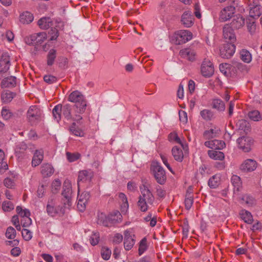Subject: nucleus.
<instances>
[{
	"mask_svg": "<svg viewBox=\"0 0 262 262\" xmlns=\"http://www.w3.org/2000/svg\"><path fill=\"white\" fill-rule=\"evenodd\" d=\"M112 254L111 250L107 247H102L101 250V255L102 258L104 260L110 259Z\"/></svg>",
	"mask_w": 262,
	"mask_h": 262,
	"instance_id": "47",
	"label": "nucleus"
},
{
	"mask_svg": "<svg viewBox=\"0 0 262 262\" xmlns=\"http://www.w3.org/2000/svg\"><path fill=\"white\" fill-rule=\"evenodd\" d=\"M201 72L202 75L206 77L211 76L214 73V67L209 59H205L201 66Z\"/></svg>",
	"mask_w": 262,
	"mask_h": 262,
	"instance_id": "11",
	"label": "nucleus"
},
{
	"mask_svg": "<svg viewBox=\"0 0 262 262\" xmlns=\"http://www.w3.org/2000/svg\"><path fill=\"white\" fill-rule=\"evenodd\" d=\"M223 33L224 38L226 41L231 43H234L236 41V38L235 33L229 25H226L224 27Z\"/></svg>",
	"mask_w": 262,
	"mask_h": 262,
	"instance_id": "16",
	"label": "nucleus"
},
{
	"mask_svg": "<svg viewBox=\"0 0 262 262\" xmlns=\"http://www.w3.org/2000/svg\"><path fill=\"white\" fill-rule=\"evenodd\" d=\"M61 183L59 179H55L52 183V191L53 193L57 192L60 188Z\"/></svg>",
	"mask_w": 262,
	"mask_h": 262,
	"instance_id": "50",
	"label": "nucleus"
},
{
	"mask_svg": "<svg viewBox=\"0 0 262 262\" xmlns=\"http://www.w3.org/2000/svg\"><path fill=\"white\" fill-rule=\"evenodd\" d=\"M240 59L246 63H249L252 60L251 53L247 49H242L239 52Z\"/></svg>",
	"mask_w": 262,
	"mask_h": 262,
	"instance_id": "24",
	"label": "nucleus"
},
{
	"mask_svg": "<svg viewBox=\"0 0 262 262\" xmlns=\"http://www.w3.org/2000/svg\"><path fill=\"white\" fill-rule=\"evenodd\" d=\"M241 203L248 207H252L256 204V200L250 194H245L242 195Z\"/></svg>",
	"mask_w": 262,
	"mask_h": 262,
	"instance_id": "25",
	"label": "nucleus"
},
{
	"mask_svg": "<svg viewBox=\"0 0 262 262\" xmlns=\"http://www.w3.org/2000/svg\"><path fill=\"white\" fill-rule=\"evenodd\" d=\"M99 234L97 232L93 233L90 238V242L91 245L95 246L99 243Z\"/></svg>",
	"mask_w": 262,
	"mask_h": 262,
	"instance_id": "55",
	"label": "nucleus"
},
{
	"mask_svg": "<svg viewBox=\"0 0 262 262\" xmlns=\"http://www.w3.org/2000/svg\"><path fill=\"white\" fill-rule=\"evenodd\" d=\"M14 95V94L10 91H5L2 94V99L4 102H9L12 100Z\"/></svg>",
	"mask_w": 262,
	"mask_h": 262,
	"instance_id": "44",
	"label": "nucleus"
},
{
	"mask_svg": "<svg viewBox=\"0 0 262 262\" xmlns=\"http://www.w3.org/2000/svg\"><path fill=\"white\" fill-rule=\"evenodd\" d=\"M249 7V16L253 18H258L262 14V7L254 0H245Z\"/></svg>",
	"mask_w": 262,
	"mask_h": 262,
	"instance_id": "6",
	"label": "nucleus"
},
{
	"mask_svg": "<svg viewBox=\"0 0 262 262\" xmlns=\"http://www.w3.org/2000/svg\"><path fill=\"white\" fill-rule=\"evenodd\" d=\"M68 100L75 103L76 113L82 114L84 112L86 106V101L83 95L80 92L75 91L72 92L69 96Z\"/></svg>",
	"mask_w": 262,
	"mask_h": 262,
	"instance_id": "2",
	"label": "nucleus"
},
{
	"mask_svg": "<svg viewBox=\"0 0 262 262\" xmlns=\"http://www.w3.org/2000/svg\"><path fill=\"white\" fill-rule=\"evenodd\" d=\"M141 195L139 196L137 206L142 212H146L152 205L155 201V198L145 185H143L140 187Z\"/></svg>",
	"mask_w": 262,
	"mask_h": 262,
	"instance_id": "1",
	"label": "nucleus"
},
{
	"mask_svg": "<svg viewBox=\"0 0 262 262\" xmlns=\"http://www.w3.org/2000/svg\"><path fill=\"white\" fill-rule=\"evenodd\" d=\"M235 8L232 6H228L223 8L220 12V20L226 21L229 20L235 13Z\"/></svg>",
	"mask_w": 262,
	"mask_h": 262,
	"instance_id": "12",
	"label": "nucleus"
},
{
	"mask_svg": "<svg viewBox=\"0 0 262 262\" xmlns=\"http://www.w3.org/2000/svg\"><path fill=\"white\" fill-rule=\"evenodd\" d=\"M79 190L78 189L77 208L80 211H83L86 207V205L90 198V194L88 192H84L79 194Z\"/></svg>",
	"mask_w": 262,
	"mask_h": 262,
	"instance_id": "15",
	"label": "nucleus"
},
{
	"mask_svg": "<svg viewBox=\"0 0 262 262\" xmlns=\"http://www.w3.org/2000/svg\"><path fill=\"white\" fill-rule=\"evenodd\" d=\"M151 170L154 172L157 182L160 184H164L166 180V176L164 169L158 163H153Z\"/></svg>",
	"mask_w": 262,
	"mask_h": 262,
	"instance_id": "7",
	"label": "nucleus"
},
{
	"mask_svg": "<svg viewBox=\"0 0 262 262\" xmlns=\"http://www.w3.org/2000/svg\"><path fill=\"white\" fill-rule=\"evenodd\" d=\"M54 170L51 165L43 164L41 167V173L44 177H50L54 173Z\"/></svg>",
	"mask_w": 262,
	"mask_h": 262,
	"instance_id": "39",
	"label": "nucleus"
},
{
	"mask_svg": "<svg viewBox=\"0 0 262 262\" xmlns=\"http://www.w3.org/2000/svg\"><path fill=\"white\" fill-rule=\"evenodd\" d=\"M93 177V173L91 170H82L79 172L78 178V185L80 182L90 181Z\"/></svg>",
	"mask_w": 262,
	"mask_h": 262,
	"instance_id": "22",
	"label": "nucleus"
},
{
	"mask_svg": "<svg viewBox=\"0 0 262 262\" xmlns=\"http://www.w3.org/2000/svg\"><path fill=\"white\" fill-rule=\"evenodd\" d=\"M39 27L42 29H47L53 25V21L50 17H42L38 21Z\"/></svg>",
	"mask_w": 262,
	"mask_h": 262,
	"instance_id": "32",
	"label": "nucleus"
},
{
	"mask_svg": "<svg viewBox=\"0 0 262 262\" xmlns=\"http://www.w3.org/2000/svg\"><path fill=\"white\" fill-rule=\"evenodd\" d=\"M231 182L234 187V191H239L242 186L241 178L237 175H233L231 178Z\"/></svg>",
	"mask_w": 262,
	"mask_h": 262,
	"instance_id": "35",
	"label": "nucleus"
},
{
	"mask_svg": "<svg viewBox=\"0 0 262 262\" xmlns=\"http://www.w3.org/2000/svg\"><path fill=\"white\" fill-rule=\"evenodd\" d=\"M61 113L62 116H64L68 119L72 118L74 121H79L82 119V117L80 116L81 114L71 115V108L69 105L66 104L62 106Z\"/></svg>",
	"mask_w": 262,
	"mask_h": 262,
	"instance_id": "18",
	"label": "nucleus"
},
{
	"mask_svg": "<svg viewBox=\"0 0 262 262\" xmlns=\"http://www.w3.org/2000/svg\"><path fill=\"white\" fill-rule=\"evenodd\" d=\"M109 215H106L102 212H99L97 215V223L104 226H110Z\"/></svg>",
	"mask_w": 262,
	"mask_h": 262,
	"instance_id": "29",
	"label": "nucleus"
},
{
	"mask_svg": "<svg viewBox=\"0 0 262 262\" xmlns=\"http://www.w3.org/2000/svg\"><path fill=\"white\" fill-rule=\"evenodd\" d=\"M238 148L243 151L247 152L251 150L253 144V140L249 137L243 136L237 139Z\"/></svg>",
	"mask_w": 262,
	"mask_h": 262,
	"instance_id": "9",
	"label": "nucleus"
},
{
	"mask_svg": "<svg viewBox=\"0 0 262 262\" xmlns=\"http://www.w3.org/2000/svg\"><path fill=\"white\" fill-rule=\"evenodd\" d=\"M118 196V201L120 204L121 211L122 213H125L129 207L127 197L124 193L122 192L119 193Z\"/></svg>",
	"mask_w": 262,
	"mask_h": 262,
	"instance_id": "20",
	"label": "nucleus"
},
{
	"mask_svg": "<svg viewBox=\"0 0 262 262\" xmlns=\"http://www.w3.org/2000/svg\"><path fill=\"white\" fill-rule=\"evenodd\" d=\"M241 219L246 223L251 224L252 223L253 219L252 215L249 211L243 209L239 213Z\"/></svg>",
	"mask_w": 262,
	"mask_h": 262,
	"instance_id": "37",
	"label": "nucleus"
},
{
	"mask_svg": "<svg viewBox=\"0 0 262 262\" xmlns=\"http://www.w3.org/2000/svg\"><path fill=\"white\" fill-rule=\"evenodd\" d=\"M171 152L174 159L176 161L181 162L183 160L184 154L181 148L175 146L172 148Z\"/></svg>",
	"mask_w": 262,
	"mask_h": 262,
	"instance_id": "31",
	"label": "nucleus"
},
{
	"mask_svg": "<svg viewBox=\"0 0 262 262\" xmlns=\"http://www.w3.org/2000/svg\"><path fill=\"white\" fill-rule=\"evenodd\" d=\"M10 58L7 55H3L0 60V74L6 72L10 68Z\"/></svg>",
	"mask_w": 262,
	"mask_h": 262,
	"instance_id": "23",
	"label": "nucleus"
},
{
	"mask_svg": "<svg viewBox=\"0 0 262 262\" xmlns=\"http://www.w3.org/2000/svg\"><path fill=\"white\" fill-rule=\"evenodd\" d=\"M248 117L251 120L254 121H258L262 118L259 112L258 111H253L250 112L248 114Z\"/></svg>",
	"mask_w": 262,
	"mask_h": 262,
	"instance_id": "46",
	"label": "nucleus"
},
{
	"mask_svg": "<svg viewBox=\"0 0 262 262\" xmlns=\"http://www.w3.org/2000/svg\"><path fill=\"white\" fill-rule=\"evenodd\" d=\"M234 67L243 73H247L249 70V68L247 66L239 62L235 64Z\"/></svg>",
	"mask_w": 262,
	"mask_h": 262,
	"instance_id": "51",
	"label": "nucleus"
},
{
	"mask_svg": "<svg viewBox=\"0 0 262 262\" xmlns=\"http://www.w3.org/2000/svg\"><path fill=\"white\" fill-rule=\"evenodd\" d=\"M62 195L64 198L63 205L65 207H70L72 205V185L70 180H66L63 183Z\"/></svg>",
	"mask_w": 262,
	"mask_h": 262,
	"instance_id": "5",
	"label": "nucleus"
},
{
	"mask_svg": "<svg viewBox=\"0 0 262 262\" xmlns=\"http://www.w3.org/2000/svg\"><path fill=\"white\" fill-rule=\"evenodd\" d=\"M16 85V78L14 76H10L4 79L1 82L3 88H13Z\"/></svg>",
	"mask_w": 262,
	"mask_h": 262,
	"instance_id": "28",
	"label": "nucleus"
},
{
	"mask_svg": "<svg viewBox=\"0 0 262 262\" xmlns=\"http://www.w3.org/2000/svg\"><path fill=\"white\" fill-rule=\"evenodd\" d=\"M16 211L21 219L28 215H30V212L28 209H23L21 207L17 206Z\"/></svg>",
	"mask_w": 262,
	"mask_h": 262,
	"instance_id": "49",
	"label": "nucleus"
},
{
	"mask_svg": "<svg viewBox=\"0 0 262 262\" xmlns=\"http://www.w3.org/2000/svg\"><path fill=\"white\" fill-rule=\"evenodd\" d=\"M220 178L216 175L212 176L208 181V185L210 188H215L219 184Z\"/></svg>",
	"mask_w": 262,
	"mask_h": 262,
	"instance_id": "45",
	"label": "nucleus"
},
{
	"mask_svg": "<svg viewBox=\"0 0 262 262\" xmlns=\"http://www.w3.org/2000/svg\"><path fill=\"white\" fill-rule=\"evenodd\" d=\"M30 215H28L26 217H24L23 219H21L20 222L21 225L24 227H28L30 226L32 224V220L30 217Z\"/></svg>",
	"mask_w": 262,
	"mask_h": 262,
	"instance_id": "63",
	"label": "nucleus"
},
{
	"mask_svg": "<svg viewBox=\"0 0 262 262\" xmlns=\"http://www.w3.org/2000/svg\"><path fill=\"white\" fill-rule=\"evenodd\" d=\"M66 156L68 161L70 162L76 161L80 157V155L78 153L71 154L70 152H67Z\"/></svg>",
	"mask_w": 262,
	"mask_h": 262,
	"instance_id": "58",
	"label": "nucleus"
},
{
	"mask_svg": "<svg viewBox=\"0 0 262 262\" xmlns=\"http://www.w3.org/2000/svg\"><path fill=\"white\" fill-rule=\"evenodd\" d=\"M43 158V152L41 149L36 150L34 154L32 161V165L34 167L39 165Z\"/></svg>",
	"mask_w": 262,
	"mask_h": 262,
	"instance_id": "26",
	"label": "nucleus"
},
{
	"mask_svg": "<svg viewBox=\"0 0 262 262\" xmlns=\"http://www.w3.org/2000/svg\"><path fill=\"white\" fill-rule=\"evenodd\" d=\"M124 247L126 250H130L134 246L135 243L134 239V233L133 229H129L125 230L124 232Z\"/></svg>",
	"mask_w": 262,
	"mask_h": 262,
	"instance_id": "10",
	"label": "nucleus"
},
{
	"mask_svg": "<svg viewBox=\"0 0 262 262\" xmlns=\"http://www.w3.org/2000/svg\"><path fill=\"white\" fill-rule=\"evenodd\" d=\"M179 54L182 58L189 61H192L194 60L195 59V52L194 50L190 48H186L181 50Z\"/></svg>",
	"mask_w": 262,
	"mask_h": 262,
	"instance_id": "19",
	"label": "nucleus"
},
{
	"mask_svg": "<svg viewBox=\"0 0 262 262\" xmlns=\"http://www.w3.org/2000/svg\"><path fill=\"white\" fill-rule=\"evenodd\" d=\"M168 139L172 143L179 144L184 150H187V146L184 144L176 133H171L169 135Z\"/></svg>",
	"mask_w": 262,
	"mask_h": 262,
	"instance_id": "27",
	"label": "nucleus"
},
{
	"mask_svg": "<svg viewBox=\"0 0 262 262\" xmlns=\"http://www.w3.org/2000/svg\"><path fill=\"white\" fill-rule=\"evenodd\" d=\"M204 144L206 147L214 149H222L225 147V143L218 140L206 141Z\"/></svg>",
	"mask_w": 262,
	"mask_h": 262,
	"instance_id": "21",
	"label": "nucleus"
},
{
	"mask_svg": "<svg viewBox=\"0 0 262 262\" xmlns=\"http://www.w3.org/2000/svg\"><path fill=\"white\" fill-rule=\"evenodd\" d=\"M245 24V18L240 15L236 16V17L233 19L231 23L232 27L235 29H239L242 28L244 26Z\"/></svg>",
	"mask_w": 262,
	"mask_h": 262,
	"instance_id": "30",
	"label": "nucleus"
},
{
	"mask_svg": "<svg viewBox=\"0 0 262 262\" xmlns=\"http://www.w3.org/2000/svg\"><path fill=\"white\" fill-rule=\"evenodd\" d=\"M147 239L144 237L140 242L139 247V255H142L147 249Z\"/></svg>",
	"mask_w": 262,
	"mask_h": 262,
	"instance_id": "48",
	"label": "nucleus"
},
{
	"mask_svg": "<svg viewBox=\"0 0 262 262\" xmlns=\"http://www.w3.org/2000/svg\"><path fill=\"white\" fill-rule=\"evenodd\" d=\"M70 130L72 134L77 137H82L85 135L84 132L82 129L76 126L75 123H73L70 127Z\"/></svg>",
	"mask_w": 262,
	"mask_h": 262,
	"instance_id": "40",
	"label": "nucleus"
},
{
	"mask_svg": "<svg viewBox=\"0 0 262 262\" xmlns=\"http://www.w3.org/2000/svg\"><path fill=\"white\" fill-rule=\"evenodd\" d=\"M233 43L224 44L220 49V56L225 59L231 58L235 53L236 47Z\"/></svg>",
	"mask_w": 262,
	"mask_h": 262,
	"instance_id": "8",
	"label": "nucleus"
},
{
	"mask_svg": "<svg viewBox=\"0 0 262 262\" xmlns=\"http://www.w3.org/2000/svg\"><path fill=\"white\" fill-rule=\"evenodd\" d=\"M21 234L24 239L27 241L30 240L32 237V232L27 229H23L22 230Z\"/></svg>",
	"mask_w": 262,
	"mask_h": 262,
	"instance_id": "60",
	"label": "nucleus"
},
{
	"mask_svg": "<svg viewBox=\"0 0 262 262\" xmlns=\"http://www.w3.org/2000/svg\"><path fill=\"white\" fill-rule=\"evenodd\" d=\"M236 126L239 130L246 134L250 129L249 123L244 119L238 120L236 122Z\"/></svg>",
	"mask_w": 262,
	"mask_h": 262,
	"instance_id": "33",
	"label": "nucleus"
},
{
	"mask_svg": "<svg viewBox=\"0 0 262 262\" xmlns=\"http://www.w3.org/2000/svg\"><path fill=\"white\" fill-rule=\"evenodd\" d=\"M218 130L210 128L205 132L204 136L206 138L210 139L214 138L217 133Z\"/></svg>",
	"mask_w": 262,
	"mask_h": 262,
	"instance_id": "57",
	"label": "nucleus"
},
{
	"mask_svg": "<svg viewBox=\"0 0 262 262\" xmlns=\"http://www.w3.org/2000/svg\"><path fill=\"white\" fill-rule=\"evenodd\" d=\"M41 115L40 110L36 106H31L27 112V118L31 123L38 120Z\"/></svg>",
	"mask_w": 262,
	"mask_h": 262,
	"instance_id": "14",
	"label": "nucleus"
},
{
	"mask_svg": "<svg viewBox=\"0 0 262 262\" xmlns=\"http://www.w3.org/2000/svg\"><path fill=\"white\" fill-rule=\"evenodd\" d=\"M48 37L51 40H55L58 36V32L56 28H52L51 30L49 32Z\"/></svg>",
	"mask_w": 262,
	"mask_h": 262,
	"instance_id": "59",
	"label": "nucleus"
},
{
	"mask_svg": "<svg viewBox=\"0 0 262 262\" xmlns=\"http://www.w3.org/2000/svg\"><path fill=\"white\" fill-rule=\"evenodd\" d=\"M67 207L61 206L58 204L57 201L53 198L50 199L47 205V212L51 216H62L65 213V208ZM68 208L69 207H68Z\"/></svg>",
	"mask_w": 262,
	"mask_h": 262,
	"instance_id": "3",
	"label": "nucleus"
},
{
	"mask_svg": "<svg viewBox=\"0 0 262 262\" xmlns=\"http://www.w3.org/2000/svg\"><path fill=\"white\" fill-rule=\"evenodd\" d=\"M56 57V51L54 49H51L47 56V64L48 66H52L54 62Z\"/></svg>",
	"mask_w": 262,
	"mask_h": 262,
	"instance_id": "42",
	"label": "nucleus"
},
{
	"mask_svg": "<svg viewBox=\"0 0 262 262\" xmlns=\"http://www.w3.org/2000/svg\"><path fill=\"white\" fill-rule=\"evenodd\" d=\"M123 240V236L120 233H115L112 237V242L114 244H118L121 243Z\"/></svg>",
	"mask_w": 262,
	"mask_h": 262,
	"instance_id": "62",
	"label": "nucleus"
},
{
	"mask_svg": "<svg viewBox=\"0 0 262 262\" xmlns=\"http://www.w3.org/2000/svg\"><path fill=\"white\" fill-rule=\"evenodd\" d=\"M1 115L2 117L5 120H8L10 119L12 116V113L6 107H3L1 111Z\"/></svg>",
	"mask_w": 262,
	"mask_h": 262,
	"instance_id": "56",
	"label": "nucleus"
},
{
	"mask_svg": "<svg viewBox=\"0 0 262 262\" xmlns=\"http://www.w3.org/2000/svg\"><path fill=\"white\" fill-rule=\"evenodd\" d=\"M192 38V34L188 30H181L174 32L171 41L176 45L184 43Z\"/></svg>",
	"mask_w": 262,
	"mask_h": 262,
	"instance_id": "4",
	"label": "nucleus"
},
{
	"mask_svg": "<svg viewBox=\"0 0 262 262\" xmlns=\"http://www.w3.org/2000/svg\"><path fill=\"white\" fill-rule=\"evenodd\" d=\"M61 110H62V106L58 104L56 105L52 111L53 116L54 117V118L58 122L60 119L61 116Z\"/></svg>",
	"mask_w": 262,
	"mask_h": 262,
	"instance_id": "41",
	"label": "nucleus"
},
{
	"mask_svg": "<svg viewBox=\"0 0 262 262\" xmlns=\"http://www.w3.org/2000/svg\"><path fill=\"white\" fill-rule=\"evenodd\" d=\"M6 236L8 238L13 239L16 236V231L14 228L9 227L6 232Z\"/></svg>",
	"mask_w": 262,
	"mask_h": 262,
	"instance_id": "54",
	"label": "nucleus"
},
{
	"mask_svg": "<svg viewBox=\"0 0 262 262\" xmlns=\"http://www.w3.org/2000/svg\"><path fill=\"white\" fill-rule=\"evenodd\" d=\"M256 162L251 159H246L239 166V169L244 172H251L256 169Z\"/></svg>",
	"mask_w": 262,
	"mask_h": 262,
	"instance_id": "13",
	"label": "nucleus"
},
{
	"mask_svg": "<svg viewBox=\"0 0 262 262\" xmlns=\"http://www.w3.org/2000/svg\"><path fill=\"white\" fill-rule=\"evenodd\" d=\"M27 148V144L22 142L19 143L17 145L16 147L15 148V152L17 154L18 152H23Z\"/></svg>",
	"mask_w": 262,
	"mask_h": 262,
	"instance_id": "64",
	"label": "nucleus"
},
{
	"mask_svg": "<svg viewBox=\"0 0 262 262\" xmlns=\"http://www.w3.org/2000/svg\"><path fill=\"white\" fill-rule=\"evenodd\" d=\"M33 18L34 17L33 15L28 11L22 13L19 16V20L24 24L31 23L33 21Z\"/></svg>",
	"mask_w": 262,
	"mask_h": 262,
	"instance_id": "38",
	"label": "nucleus"
},
{
	"mask_svg": "<svg viewBox=\"0 0 262 262\" xmlns=\"http://www.w3.org/2000/svg\"><path fill=\"white\" fill-rule=\"evenodd\" d=\"M110 217V226L112 225L119 223L122 220V215L118 211H114V212L108 214Z\"/></svg>",
	"mask_w": 262,
	"mask_h": 262,
	"instance_id": "36",
	"label": "nucleus"
},
{
	"mask_svg": "<svg viewBox=\"0 0 262 262\" xmlns=\"http://www.w3.org/2000/svg\"><path fill=\"white\" fill-rule=\"evenodd\" d=\"M13 208V204L9 201H4L2 204V209L4 211H10Z\"/></svg>",
	"mask_w": 262,
	"mask_h": 262,
	"instance_id": "53",
	"label": "nucleus"
},
{
	"mask_svg": "<svg viewBox=\"0 0 262 262\" xmlns=\"http://www.w3.org/2000/svg\"><path fill=\"white\" fill-rule=\"evenodd\" d=\"M194 14L198 19H200L202 17L201 6L198 3H195L194 6Z\"/></svg>",
	"mask_w": 262,
	"mask_h": 262,
	"instance_id": "61",
	"label": "nucleus"
},
{
	"mask_svg": "<svg viewBox=\"0 0 262 262\" xmlns=\"http://www.w3.org/2000/svg\"><path fill=\"white\" fill-rule=\"evenodd\" d=\"M200 115L201 117L206 120H209L212 117V112L208 110H204L202 111L200 113Z\"/></svg>",
	"mask_w": 262,
	"mask_h": 262,
	"instance_id": "52",
	"label": "nucleus"
},
{
	"mask_svg": "<svg viewBox=\"0 0 262 262\" xmlns=\"http://www.w3.org/2000/svg\"><path fill=\"white\" fill-rule=\"evenodd\" d=\"M212 106L213 108L219 111H223L225 109V106L224 102L220 99H214L212 102Z\"/></svg>",
	"mask_w": 262,
	"mask_h": 262,
	"instance_id": "43",
	"label": "nucleus"
},
{
	"mask_svg": "<svg viewBox=\"0 0 262 262\" xmlns=\"http://www.w3.org/2000/svg\"><path fill=\"white\" fill-rule=\"evenodd\" d=\"M209 157L215 160H223L224 158V154L219 150H209L208 151Z\"/></svg>",
	"mask_w": 262,
	"mask_h": 262,
	"instance_id": "34",
	"label": "nucleus"
},
{
	"mask_svg": "<svg viewBox=\"0 0 262 262\" xmlns=\"http://www.w3.org/2000/svg\"><path fill=\"white\" fill-rule=\"evenodd\" d=\"M181 22L186 28L191 27L194 22V18L190 11H185L181 16Z\"/></svg>",
	"mask_w": 262,
	"mask_h": 262,
	"instance_id": "17",
	"label": "nucleus"
}]
</instances>
